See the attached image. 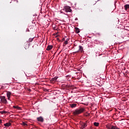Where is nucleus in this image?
I'll return each mask as SVG.
<instances>
[{"mask_svg": "<svg viewBox=\"0 0 129 129\" xmlns=\"http://www.w3.org/2000/svg\"><path fill=\"white\" fill-rule=\"evenodd\" d=\"M68 87H71V86H69Z\"/></svg>", "mask_w": 129, "mask_h": 129, "instance_id": "5701e85b", "label": "nucleus"}, {"mask_svg": "<svg viewBox=\"0 0 129 129\" xmlns=\"http://www.w3.org/2000/svg\"><path fill=\"white\" fill-rule=\"evenodd\" d=\"M85 110V109H84V108H78L75 110V111H73V113L74 115H78L79 114H81L82 112H84Z\"/></svg>", "mask_w": 129, "mask_h": 129, "instance_id": "f257e3e1", "label": "nucleus"}, {"mask_svg": "<svg viewBox=\"0 0 129 129\" xmlns=\"http://www.w3.org/2000/svg\"><path fill=\"white\" fill-rule=\"evenodd\" d=\"M94 125H95V126H98V125H99V123L95 122L94 123Z\"/></svg>", "mask_w": 129, "mask_h": 129, "instance_id": "f3484780", "label": "nucleus"}, {"mask_svg": "<svg viewBox=\"0 0 129 129\" xmlns=\"http://www.w3.org/2000/svg\"><path fill=\"white\" fill-rule=\"evenodd\" d=\"M11 122H12V121H10V122L6 123L4 124L5 126H7V127H9V126H11L12 125V123Z\"/></svg>", "mask_w": 129, "mask_h": 129, "instance_id": "1a4fd4ad", "label": "nucleus"}, {"mask_svg": "<svg viewBox=\"0 0 129 129\" xmlns=\"http://www.w3.org/2000/svg\"><path fill=\"white\" fill-rule=\"evenodd\" d=\"M11 95H12V93L10 92H7V96L8 97V100H10V98H11Z\"/></svg>", "mask_w": 129, "mask_h": 129, "instance_id": "0eeeda50", "label": "nucleus"}, {"mask_svg": "<svg viewBox=\"0 0 129 129\" xmlns=\"http://www.w3.org/2000/svg\"><path fill=\"white\" fill-rule=\"evenodd\" d=\"M53 48V45H48L46 48L47 51H50Z\"/></svg>", "mask_w": 129, "mask_h": 129, "instance_id": "f8f14e48", "label": "nucleus"}, {"mask_svg": "<svg viewBox=\"0 0 129 129\" xmlns=\"http://www.w3.org/2000/svg\"><path fill=\"white\" fill-rule=\"evenodd\" d=\"M62 41H65V38H62Z\"/></svg>", "mask_w": 129, "mask_h": 129, "instance_id": "412c9836", "label": "nucleus"}, {"mask_svg": "<svg viewBox=\"0 0 129 129\" xmlns=\"http://www.w3.org/2000/svg\"><path fill=\"white\" fill-rule=\"evenodd\" d=\"M75 32L76 33V34H78L79 33H80V29H79V28H78V27H75Z\"/></svg>", "mask_w": 129, "mask_h": 129, "instance_id": "9b49d317", "label": "nucleus"}, {"mask_svg": "<svg viewBox=\"0 0 129 129\" xmlns=\"http://www.w3.org/2000/svg\"><path fill=\"white\" fill-rule=\"evenodd\" d=\"M64 9H65L66 12H67V13H68V12L69 13H71V12H72V10H71V8L69 6L64 7Z\"/></svg>", "mask_w": 129, "mask_h": 129, "instance_id": "39448f33", "label": "nucleus"}, {"mask_svg": "<svg viewBox=\"0 0 129 129\" xmlns=\"http://www.w3.org/2000/svg\"><path fill=\"white\" fill-rule=\"evenodd\" d=\"M37 119L38 121H40V122H43V121H44V118H43L42 117V116L37 117Z\"/></svg>", "mask_w": 129, "mask_h": 129, "instance_id": "6e6552de", "label": "nucleus"}, {"mask_svg": "<svg viewBox=\"0 0 129 129\" xmlns=\"http://www.w3.org/2000/svg\"><path fill=\"white\" fill-rule=\"evenodd\" d=\"M57 79H58V77H55L51 79L50 82H52V83H53L56 81Z\"/></svg>", "mask_w": 129, "mask_h": 129, "instance_id": "423d86ee", "label": "nucleus"}, {"mask_svg": "<svg viewBox=\"0 0 129 129\" xmlns=\"http://www.w3.org/2000/svg\"><path fill=\"white\" fill-rule=\"evenodd\" d=\"M0 99L1 103L8 104V101L7 100V98H6V96H0Z\"/></svg>", "mask_w": 129, "mask_h": 129, "instance_id": "f03ea898", "label": "nucleus"}, {"mask_svg": "<svg viewBox=\"0 0 129 129\" xmlns=\"http://www.w3.org/2000/svg\"><path fill=\"white\" fill-rule=\"evenodd\" d=\"M21 124L22 125H24V126H26V125H28V124L27 123H26V122H23Z\"/></svg>", "mask_w": 129, "mask_h": 129, "instance_id": "aec40b11", "label": "nucleus"}, {"mask_svg": "<svg viewBox=\"0 0 129 129\" xmlns=\"http://www.w3.org/2000/svg\"><path fill=\"white\" fill-rule=\"evenodd\" d=\"M0 123H2V120H0Z\"/></svg>", "mask_w": 129, "mask_h": 129, "instance_id": "4be33fe9", "label": "nucleus"}, {"mask_svg": "<svg viewBox=\"0 0 129 129\" xmlns=\"http://www.w3.org/2000/svg\"><path fill=\"white\" fill-rule=\"evenodd\" d=\"M106 127L108 129H119L118 127L115 126H112L110 124L106 125Z\"/></svg>", "mask_w": 129, "mask_h": 129, "instance_id": "7ed1b4c3", "label": "nucleus"}, {"mask_svg": "<svg viewBox=\"0 0 129 129\" xmlns=\"http://www.w3.org/2000/svg\"><path fill=\"white\" fill-rule=\"evenodd\" d=\"M69 41V39L67 38V40L64 41V44H65V45H67V44H68Z\"/></svg>", "mask_w": 129, "mask_h": 129, "instance_id": "a211bd4d", "label": "nucleus"}, {"mask_svg": "<svg viewBox=\"0 0 129 129\" xmlns=\"http://www.w3.org/2000/svg\"><path fill=\"white\" fill-rule=\"evenodd\" d=\"M13 108H16V109H18L19 110H21V107H19V106H13Z\"/></svg>", "mask_w": 129, "mask_h": 129, "instance_id": "4468645a", "label": "nucleus"}, {"mask_svg": "<svg viewBox=\"0 0 129 129\" xmlns=\"http://www.w3.org/2000/svg\"><path fill=\"white\" fill-rule=\"evenodd\" d=\"M79 51H81V52H83V47H82V46H79Z\"/></svg>", "mask_w": 129, "mask_h": 129, "instance_id": "2eb2a0df", "label": "nucleus"}, {"mask_svg": "<svg viewBox=\"0 0 129 129\" xmlns=\"http://www.w3.org/2000/svg\"><path fill=\"white\" fill-rule=\"evenodd\" d=\"M7 112L6 111H0V113H1L2 114H4V113H7Z\"/></svg>", "mask_w": 129, "mask_h": 129, "instance_id": "6ab92c4d", "label": "nucleus"}, {"mask_svg": "<svg viewBox=\"0 0 129 129\" xmlns=\"http://www.w3.org/2000/svg\"><path fill=\"white\" fill-rule=\"evenodd\" d=\"M124 8L125 11H129V5H125Z\"/></svg>", "mask_w": 129, "mask_h": 129, "instance_id": "ddd939ff", "label": "nucleus"}, {"mask_svg": "<svg viewBox=\"0 0 129 129\" xmlns=\"http://www.w3.org/2000/svg\"><path fill=\"white\" fill-rule=\"evenodd\" d=\"M70 105L72 108H74V107H76V106H77V104L75 103L70 104Z\"/></svg>", "mask_w": 129, "mask_h": 129, "instance_id": "9d476101", "label": "nucleus"}, {"mask_svg": "<svg viewBox=\"0 0 129 129\" xmlns=\"http://www.w3.org/2000/svg\"><path fill=\"white\" fill-rule=\"evenodd\" d=\"M33 40H34V38H30L28 40V43H31V42H32L33 41Z\"/></svg>", "mask_w": 129, "mask_h": 129, "instance_id": "dca6fc26", "label": "nucleus"}, {"mask_svg": "<svg viewBox=\"0 0 129 129\" xmlns=\"http://www.w3.org/2000/svg\"><path fill=\"white\" fill-rule=\"evenodd\" d=\"M86 123H87V121H86L85 122H83V123H81L80 128L81 129L85 128V127H86L87 126V124Z\"/></svg>", "mask_w": 129, "mask_h": 129, "instance_id": "20e7f679", "label": "nucleus"}]
</instances>
